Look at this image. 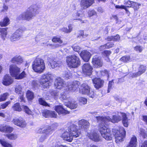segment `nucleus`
<instances>
[{
    "label": "nucleus",
    "mask_w": 147,
    "mask_h": 147,
    "mask_svg": "<svg viewBox=\"0 0 147 147\" xmlns=\"http://www.w3.org/2000/svg\"><path fill=\"white\" fill-rule=\"evenodd\" d=\"M98 121L99 122L98 126V129L102 136L106 140H109L110 136V131L108 128V122L109 120L103 117H96Z\"/></svg>",
    "instance_id": "1"
},
{
    "label": "nucleus",
    "mask_w": 147,
    "mask_h": 147,
    "mask_svg": "<svg viewBox=\"0 0 147 147\" xmlns=\"http://www.w3.org/2000/svg\"><path fill=\"white\" fill-rule=\"evenodd\" d=\"M80 82L75 81L72 82L68 83L67 85L65 83L63 80L61 78H58L55 80L54 84L55 87L58 89H64L67 88L69 90L74 91L76 90L80 85Z\"/></svg>",
    "instance_id": "2"
},
{
    "label": "nucleus",
    "mask_w": 147,
    "mask_h": 147,
    "mask_svg": "<svg viewBox=\"0 0 147 147\" xmlns=\"http://www.w3.org/2000/svg\"><path fill=\"white\" fill-rule=\"evenodd\" d=\"M39 8L38 6L36 4H33L28 8L26 11L19 15L17 19L19 20L29 21L34 16V13L36 12Z\"/></svg>",
    "instance_id": "3"
},
{
    "label": "nucleus",
    "mask_w": 147,
    "mask_h": 147,
    "mask_svg": "<svg viewBox=\"0 0 147 147\" xmlns=\"http://www.w3.org/2000/svg\"><path fill=\"white\" fill-rule=\"evenodd\" d=\"M20 69L16 65H11L10 66L9 72L11 76L15 79L20 80L26 77L27 74L25 72L23 71L21 74Z\"/></svg>",
    "instance_id": "4"
},
{
    "label": "nucleus",
    "mask_w": 147,
    "mask_h": 147,
    "mask_svg": "<svg viewBox=\"0 0 147 147\" xmlns=\"http://www.w3.org/2000/svg\"><path fill=\"white\" fill-rule=\"evenodd\" d=\"M112 131L116 143H119L123 140L125 136V131L123 127H114L112 129Z\"/></svg>",
    "instance_id": "5"
},
{
    "label": "nucleus",
    "mask_w": 147,
    "mask_h": 147,
    "mask_svg": "<svg viewBox=\"0 0 147 147\" xmlns=\"http://www.w3.org/2000/svg\"><path fill=\"white\" fill-rule=\"evenodd\" d=\"M32 69L35 72L40 73L45 69L44 60L39 58H36L32 63Z\"/></svg>",
    "instance_id": "6"
},
{
    "label": "nucleus",
    "mask_w": 147,
    "mask_h": 147,
    "mask_svg": "<svg viewBox=\"0 0 147 147\" xmlns=\"http://www.w3.org/2000/svg\"><path fill=\"white\" fill-rule=\"evenodd\" d=\"M66 61L68 66L71 68H76L80 64L79 57L75 55L67 56L66 58Z\"/></svg>",
    "instance_id": "7"
},
{
    "label": "nucleus",
    "mask_w": 147,
    "mask_h": 147,
    "mask_svg": "<svg viewBox=\"0 0 147 147\" xmlns=\"http://www.w3.org/2000/svg\"><path fill=\"white\" fill-rule=\"evenodd\" d=\"M51 78L52 76L50 74L42 75L39 82L44 88H48L51 84Z\"/></svg>",
    "instance_id": "8"
},
{
    "label": "nucleus",
    "mask_w": 147,
    "mask_h": 147,
    "mask_svg": "<svg viewBox=\"0 0 147 147\" xmlns=\"http://www.w3.org/2000/svg\"><path fill=\"white\" fill-rule=\"evenodd\" d=\"M79 89L80 92L82 94H86L92 98L94 97V92L90 91L89 86L86 84L84 83L82 84Z\"/></svg>",
    "instance_id": "9"
},
{
    "label": "nucleus",
    "mask_w": 147,
    "mask_h": 147,
    "mask_svg": "<svg viewBox=\"0 0 147 147\" xmlns=\"http://www.w3.org/2000/svg\"><path fill=\"white\" fill-rule=\"evenodd\" d=\"M26 30V28L24 26L20 27L10 37L11 40L13 42L19 40L21 37V34Z\"/></svg>",
    "instance_id": "10"
},
{
    "label": "nucleus",
    "mask_w": 147,
    "mask_h": 147,
    "mask_svg": "<svg viewBox=\"0 0 147 147\" xmlns=\"http://www.w3.org/2000/svg\"><path fill=\"white\" fill-rule=\"evenodd\" d=\"M77 126L74 124H72L68 127L69 133L73 137L76 138L80 134V130L78 129L77 128Z\"/></svg>",
    "instance_id": "11"
},
{
    "label": "nucleus",
    "mask_w": 147,
    "mask_h": 147,
    "mask_svg": "<svg viewBox=\"0 0 147 147\" xmlns=\"http://www.w3.org/2000/svg\"><path fill=\"white\" fill-rule=\"evenodd\" d=\"M47 130H49L47 128L44 129V127L39 129L38 132L43 134L41 136L39 139L40 142H43L50 135L51 131H47Z\"/></svg>",
    "instance_id": "12"
},
{
    "label": "nucleus",
    "mask_w": 147,
    "mask_h": 147,
    "mask_svg": "<svg viewBox=\"0 0 147 147\" xmlns=\"http://www.w3.org/2000/svg\"><path fill=\"white\" fill-rule=\"evenodd\" d=\"M12 122L15 125L22 128L25 127L26 125L25 121L21 117L14 119Z\"/></svg>",
    "instance_id": "13"
},
{
    "label": "nucleus",
    "mask_w": 147,
    "mask_h": 147,
    "mask_svg": "<svg viewBox=\"0 0 147 147\" xmlns=\"http://www.w3.org/2000/svg\"><path fill=\"white\" fill-rule=\"evenodd\" d=\"M87 136L90 139L95 142H98L100 140L99 135L94 131H91L90 132H88Z\"/></svg>",
    "instance_id": "14"
},
{
    "label": "nucleus",
    "mask_w": 147,
    "mask_h": 147,
    "mask_svg": "<svg viewBox=\"0 0 147 147\" xmlns=\"http://www.w3.org/2000/svg\"><path fill=\"white\" fill-rule=\"evenodd\" d=\"M94 2V0H81L80 3L81 9H86L92 5Z\"/></svg>",
    "instance_id": "15"
},
{
    "label": "nucleus",
    "mask_w": 147,
    "mask_h": 147,
    "mask_svg": "<svg viewBox=\"0 0 147 147\" xmlns=\"http://www.w3.org/2000/svg\"><path fill=\"white\" fill-rule=\"evenodd\" d=\"M82 71L83 73L88 75H90L92 72V67L88 63L84 64L82 66Z\"/></svg>",
    "instance_id": "16"
},
{
    "label": "nucleus",
    "mask_w": 147,
    "mask_h": 147,
    "mask_svg": "<svg viewBox=\"0 0 147 147\" xmlns=\"http://www.w3.org/2000/svg\"><path fill=\"white\" fill-rule=\"evenodd\" d=\"M54 109L59 115H64L69 113V112L64 109L63 106L61 105L55 106Z\"/></svg>",
    "instance_id": "17"
},
{
    "label": "nucleus",
    "mask_w": 147,
    "mask_h": 147,
    "mask_svg": "<svg viewBox=\"0 0 147 147\" xmlns=\"http://www.w3.org/2000/svg\"><path fill=\"white\" fill-rule=\"evenodd\" d=\"M146 70V67L143 65H140L138 69V71L137 73H131L129 76L130 77H136L141 75L144 73Z\"/></svg>",
    "instance_id": "18"
},
{
    "label": "nucleus",
    "mask_w": 147,
    "mask_h": 147,
    "mask_svg": "<svg viewBox=\"0 0 147 147\" xmlns=\"http://www.w3.org/2000/svg\"><path fill=\"white\" fill-rule=\"evenodd\" d=\"M13 82V79L9 75L6 74L3 78L2 83L5 86H8L11 84Z\"/></svg>",
    "instance_id": "19"
},
{
    "label": "nucleus",
    "mask_w": 147,
    "mask_h": 147,
    "mask_svg": "<svg viewBox=\"0 0 147 147\" xmlns=\"http://www.w3.org/2000/svg\"><path fill=\"white\" fill-rule=\"evenodd\" d=\"M92 81L94 87L97 89L101 88L104 83V81L99 78H94L92 80Z\"/></svg>",
    "instance_id": "20"
},
{
    "label": "nucleus",
    "mask_w": 147,
    "mask_h": 147,
    "mask_svg": "<svg viewBox=\"0 0 147 147\" xmlns=\"http://www.w3.org/2000/svg\"><path fill=\"white\" fill-rule=\"evenodd\" d=\"M80 56L85 61H88L91 56L89 52L86 50H84L80 53Z\"/></svg>",
    "instance_id": "21"
},
{
    "label": "nucleus",
    "mask_w": 147,
    "mask_h": 147,
    "mask_svg": "<svg viewBox=\"0 0 147 147\" xmlns=\"http://www.w3.org/2000/svg\"><path fill=\"white\" fill-rule=\"evenodd\" d=\"M92 63L94 67L96 68L101 67L102 65V61L97 56H94L93 57Z\"/></svg>",
    "instance_id": "22"
},
{
    "label": "nucleus",
    "mask_w": 147,
    "mask_h": 147,
    "mask_svg": "<svg viewBox=\"0 0 147 147\" xmlns=\"http://www.w3.org/2000/svg\"><path fill=\"white\" fill-rule=\"evenodd\" d=\"M61 137L64 140L69 142H71L73 140L72 137L71 135L69 133V131L68 129L67 130L62 134Z\"/></svg>",
    "instance_id": "23"
},
{
    "label": "nucleus",
    "mask_w": 147,
    "mask_h": 147,
    "mask_svg": "<svg viewBox=\"0 0 147 147\" xmlns=\"http://www.w3.org/2000/svg\"><path fill=\"white\" fill-rule=\"evenodd\" d=\"M78 123L79 127L82 129H86L89 126V122L87 121L84 119L79 120Z\"/></svg>",
    "instance_id": "24"
},
{
    "label": "nucleus",
    "mask_w": 147,
    "mask_h": 147,
    "mask_svg": "<svg viewBox=\"0 0 147 147\" xmlns=\"http://www.w3.org/2000/svg\"><path fill=\"white\" fill-rule=\"evenodd\" d=\"M22 88L21 86L18 85L15 88L16 92L18 94H20V99L21 100L20 102H22L24 101V98L23 93L22 91Z\"/></svg>",
    "instance_id": "25"
},
{
    "label": "nucleus",
    "mask_w": 147,
    "mask_h": 147,
    "mask_svg": "<svg viewBox=\"0 0 147 147\" xmlns=\"http://www.w3.org/2000/svg\"><path fill=\"white\" fill-rule=\"evenodd\" d=\"M120 114L122 117V122L123 125L126 127H127L129 125L128 121L129 120L127 117L126 114L120 112Z\"/></svg>",
    "instance_id": "26"
},
{
    "label": "nucleus",
    "mask_w": 147,
    "mask_h": 147,
    "mask_svg": "<svg viewBox=\"0 0 147 147\" xmlns=\"http://www.w3.org/2000/svg\"><path fill=\"white\" fill-rule=\"evenodd\" d=\"M13 130V128L9 126L5 125L0 126V131L2 132L11 133Z\"/></svg>",
    "instance_id": "27"
},
{
    "label": "nucleus",
    "mask_w": 147,
    "mask_h": 147,
    "mask_svg": "<svg viewBox=\"0 0 147 147\" xmlns=\"http://www.w3.org/2000/svg\"><path fill=\"white\" fill-rule=\"evenodd\" d=\"M65 106L69 107L71 109L76 108L78 106V105L76 102L73 101L70 102L69 101L65 102L64 104Z\"/></svg>",
    "instance_id": "28"
},
{
    "label": "nucleus",
    "mask_w": 147,
    "mask_h": 147,
    "mask_svg": "<svg viewBox=\"0 0 147 147\" xmlns=\"http://www.w3.org/2000/svg\"><path fill=\"white\" fill-rule=\"evenodd\" d=\"M121 116L120 114V112L117 115H113L112 118L111 119V122L113 123H117L121 119Z\"/></svg>",
    "instance_id": "29"
},
{
    "label": "nucleus",
    "mask_w": 147,
    "mask_h": 147,
    "mask_svg": "<svg viewBox=\"0 0 147 147\" xmlns=\"http://www.w3.org/2000/svg\"><path fill=\"white\" fill-rule=\"evenodd\" d=\"M11 61L13 63L20 64L23 62V60L21 56L16 55L12 59Z\"/></svg>",
    "instance_id": "30"
},
{
    "label": "nucleus",
    "mask_w": 147,
    "mask_h": 147,
    "mask_svg": "<svg viewBox=\"0 0 147 147\" xmlns=\"http://www.w3.org/2000/svg\"><path fill=\"white\" fill-rule=\"evenodd\" d=\"M73 28V27L72 25L70 24L68 26V29L66 27H63L60 28L59 30L66 33H69L72 31Z\"/></svg>",
    "instance_id": "31"
},
{
    "label": "nucleus",
    "mask_w": 147,
    "mask_h": 147,
    "mask_svg": "<svg viewBox=\"0 0 147 147\" xmlns=\"http://www.w3.org/2000/svg\"><path fill=\"white\" fill-rule=\"evenodd\" d=\"M59 98L62 100L69 101L71 99V98L69 95L66 94L64 92L61 93Z\"/></svg>",
    "instance_id": "32"
},
{
    "label": "nucleus",
    "mask_w": 147,
    "mask_h": 147,
    "mask_svg": "<svg viewBox=\"0 0 147 147\" xmlns=\"http://www.w3.org/2000/svg\"><path fill=\"white\" fill-rule=\"evenodd\" d=\"M136 138L135 136H133L131 139L129 145L127 147H136L137 143Z\"/></svg>",
    "instance_id": "33"
},
{
    "label": "nucleus",
    "mask_w": 147,
    "mask_h": 147,
    "mask_svg": "<svg viewBox=\"0 0 147 147\" xmlns=\"http://www.w3.org/2000/svg\"><path fill=\"white\" fill-rule=\"evenodd\" d=\"M7 28H0V32L1 33V38L3 40L5 39L6 36L7 34Z\"/></svg>",
    "instance_id": "34"
},
{
    "label": "nucleus",
    "mask_w": 147,
    "mask_h": 147,
    "mask_svg": "<svg viewBox=\"0 0 147 147\" xmlns=\"http://www.w3.org/2000/svg\"><path fill=\"white\" fill-rule=\"evenodd\" d=\"M49 61L51 67L53 68L59 66L62 64V62L61 61H56L52 60Z\"/></svg>",
    "instance_id": "35"
},
{
    "label": "nucleus",
    "mask_w": 147,
    "mask_h": 147,
    "mask_svg": "<svg viewBox=\"0 0 147 147\" xmlns=\"http://www.w3.org/2000/svg\"><path fill=\"white\" fill-rule=\"evenodd\" d=\"M58 126V124L57 123H54L50 126H46L44 128V129L47 128L49 129V130H48V131H51L50 134H51L52 133L53 131L56 129Z\"/></svg>",
    "instance_id": "36"
},
{
    "label": "nucleus",
    "mask_w": 147,
    "mask_h": 147,
    "mask_svg": "<svg viewBox=\"0 0 147 147\" xmlns=\"http://www.w3.org/2000/svg\"><path fill=\"white\" fill-rule=\"evenodd\" d=\"M9 19L7 17H5L3 22H0V26H5L9 23Z\"/></svg>",
    "instance_id": "37"
},
{
    "label": "nucleus",
    "mask_w": 147,
    "mask_h": 147,
    "mask_svg": "<svg viewBox=\"0 0 147 147\" xmlns=\"http://www.w3.org/2000/svg\"><path fill=\"white\" fill-rule=\"evenodd\" d=\"M80 14L79 13L77 12L74 13L72 15L71 17V21H73L77 20H80L78 18L80 16Z\"/></svg>",
    "instance_id": "38"
},
{
    "label": "nucleus",
    "mask_w": 147,
    "mask_h": 147,
    "mask_svg": "<svg viewBox=\"0 0 147 147\" xmlns=\"http://www.w3.org/2000/svg\"><path fill=\"white\" fill-rule=\"evenodd\" d=\"M14 111H20L22 110V109L21 107L20 104L18 103L15 104L12 107Z\"/></svg>",
    "instance_id": "39"
},
{
    "label": "nucleus",
    "mask_w": 147,
    "mask_h": 147,
    "mask_svg": "<svg viewBox=\"0 0 147 147\" xmlns=\"http://www.w3.org/2000/svg\"><path fill=\"white\" fill-rule=\"evenodd\" d=\"M26 95L27 98L29 100L32 99L34 97V94L33 93L29 90L27 92Z\"/></svg>",
    "instance_id": "40"
},
{
    "label": "nucleus",
    "mask_w": 147,
    "mask_h": 147,
    "mask_svg": "<svg viewBox=\"0 0 147 147\" xmlns=\"http://www.w3.org/2000/svg\"><path fill=\"white\" fill-rule=\"evenodd\" d=\"M141 5L140 3L134 2L132 3L131 7L134 8L135 11H137L140 8L139 6Z\"/></svg>",
    "instance_id": "41"
},
{
    "label": "nucleus",
    "mask_w": 147,
    "mask_h": 147,
    "mask_svg": "<svg viewBox=\"0 0 147 147\" xmlns=\"http://www.w3.org/2000/svg\"><path fill=\"white\" fill-rule=\"evenodd\" d=\"M22 108L23 109L25 112L28 115H32V112L28 108V107L25 105H23Z\"/></svg>",
    "instance_id": "42"
},
{
    "label": "nucleus",
    "mask_w": 147,
    "mask_h": 147,
    "mask_svg": "<svg viewBox=\"0 0 147 147\" xmlns=\"http://www.w3.org/2000/svg\"><path fill=\"white\" fill-rule=\"evenodd\" d=\"M9 96L8 93L6 92L0 96V102L5 100L7 97Z\"/></svg>",
    "instance_id": "43"
},
{
    "label": "nucleus",
    "mask_w": 147,
    "mask_h": 147,
    "mask_svg": "<svg viewBox=\"0 0 147 147\" xmlns=\"http://www.w3.org/2000/svg\"><path fill=\"white\" fill-rule=\"evenodd\" d=\"M39 103L40 104L45 106L49 107V105L45 100L42 98H40L38 99Z\"/></svg>",
    "instance_id": "44"
},
{
    "label": "nucleus",
    "mask_w": 147,
    "mask_h": 147,
    "mask_svg": "<svg viewBox=\"0 0 147 147\" xmlns=\"http://www.w3.org/2000/svg\"><path fill=\"white\" fill-rule=\"evenodd\" d=\"M79 101L80 104L84 105L87 103V100L85 98L81 97L79 98Z\"/></svg>",
    "instance_id": "45"
},
{
    "label": "nucleus",
    "mask_w": 147,
    "mask_h": 147,
    "mask_svg": "<svg viewBox=\"0 0 147 147\" xmlns=\"http://www.w3.org/2000/svg\"><path fill=\"white\" fill-rule=\"evenodd\" d=\"M50 111L44 110L42 112L43 116L45 117H48L50 116Z\"/></svg>",
    "instance_id": "46"
},
{
    "label": "nucleus",
    "mask_w": 147,
    "mask_h": 147,
    "mask_svg": "<svg viewBox=\"0 0 147 147\" xmlns=\"http://www.w3.org/2000/svg\"><path fill=\"white\" fill-rule=\"evenodd\" d=\"M139 132L145 138V136H147L146 132L147 130H145L142 128H140L139 130Z\"/></svg>",
    "instance_id": "47"
},
{
    "label": "nucleus",
    "mask_w": 147,
    "mask_h": 147,
    "mask_svg": "<svg viewBox=\"0 0 147 147\" xmlns=\"http://www.w3.org/2000/svg\"><path fill=\"white\" fill-rule=\"evenodd\" d=\"M130 57L129 56H125L122 57L120 59L121 61L125 62H127L130 60Z\"/></svg>",
    "instance_id": "48"
},
{
    "label": "nucleus",
    "mask_w": 147,
    "mask_h": 147,
    "mask_svg": "<svg viewBox=\"0 0 147 147\" xmlns=\"http://www.w3.org/2000/svg\"><path fill=\"white\" fill-rule=\"evenodd\" d=\"M7 136L8 138L10 140H15L17 138V136L16 135L12 134L7 135Z\"/></svg>",
    "instance_id": "49"
},
{
    "label": "nucleus",
    "mask_w": 147,
    "mask_h": 147,
    "mask_svg": "<svg viewBox=\"0 0 147 147\" xmlns=\"http://www.w3.org/2000/svg\"><path fill=\"white\" fill-rule=\"evenodd\" d=\"M53 42H58L60 43H62L63 42L62 41L60 38H58L57 36L54 37L52 40Z\"/></svg>",
    "instance_id": "50"
},
{
    "label": "nucleus",
    "mask_w": 147,
    "mask_h": 147,
    "mask_svg": "<svg viewBox=\"0 0 147 147\" xmlns=\"http://www.w3.org/2000/svg\"><path fill=\"white\" fill-rule=\"evenodd\" d=\"M72 47L74 51L78 52H79L81 49L80 46L76 45H74L72 46Z\"/></svg>",
    "instance_id": "51"
},
{
    "label": "nucleus",
    "mask_w": 147,
    "mask_h": 147,
    "mask_svg": "<svg viewBox=\"0 0 147 147\" xmlns=\"http://www.w3.org/2000/svg\"><path fill=\"white\" fill-rule=\"evenodd\" d=\"M0 142L2 145L5 147H12L11 144L5 141L1 140Z\"/></svg>",
    "instance_id": "52"
},
{
    "label": "nucleus",
    "mask_w": 147,
    "mask_h": 147,
    "mask_svg": "<svg viewBox=\"0 0 147 147\" xmlns=\"http://www.w3.org/2000/svg\"><path fill=\"white\" fill-rule=\"evenodd\" d=\"M50 92L51 95L55 97V98H58L60 96H59V93L55 90H51Z\"/></svg>",
    "instance_id": "53"
},
{
    "label": "nucleus",
    "mask_w": 147,
    "mask_h": 147,
    "mask_svg": "<svg viewBox=\"0 0 147 147\" xmlns=\"http://www.w3.org/2000/svg\"><path fill=\"white\" fill-rule=\"evenodd\" d=\"M88 14L89 17H90L96 15V13L94 10H89L88 11Z\"/></svg>",
    "instance_id": "54"
},
{
    "label": "nucleus",
    "mask_w": 147,
    "mask_h": 147,
    "mask_svg": "<svg viewBox=\"0 0 147 147\" xmlns=\"http://www.w3.org/2000/svg\"><path fill=\"white\" fill-rule=\"evenodd\" d=\"M143 49L142 47L140 46H137L134 48V49L136 51L141 52Z\"/></svg>",
    "instance_id": "55"
},
{
    "label": "nucleus",
    "mask_w": 147,
    "mask_h": 147,
    "mask_svg": "<svg viewBox=\"0 0 147 147\" xmlns=\"http://www.w3.org/2000/svg\"><path fill=\"white\" fill-rule=\"evenodd\" d=\"M133 2L132 1H128L126 2L125 4L126 5L125 6L127 7H131L132 6V3Z\"/></svg>",
    "instance_id": "56"
},
{
    "label": "nucleus",
    "mask_w": 147,
    "mask_h": 147,
    "mask_svg": "<svg viewBox=\"0 0 147 147\" xmlns=\"http://www.w3.org/2000/svg\"><path fill=\"white\" fill-rule=\"evenodd\" d=\"M120 38V37L119 35H117L114 36H111V40L114 41L118 40H119Z\"/></svg>",
    "instance_id": "57"
},
{
    "label": "nucleus",
    "mask_w": 147,
    "mask_h": 147,
    "mask_svg": "<svg viewBox=\"0 0 147 147\" xmlns=\"http://www.w3.org/2000/svg\"><path fill=\"white\" fill-rule=\"evenodd\" d=\"M112 19H115L116 21H117L116 23H118V24H119L121 23V20L120 19H118L117 16L116 15H114L113 16H112Z\"/></svg>",
    "instance_id": "58"
},
{
    "label": "nucleus",
    "mask_w": 147,
    "mask_h": 147,
    "mask_svg": "<svg viewBox=\"0 0 147 147\" xmlns=\"http://www.w3.org/2000/svg\"><path fill=\"white\" fill-rule=\"evenodd\" d=\"M50 117L54 118H56L57 117V114L54 111H50Z\"/></svg>",
    "instance_id": "59"
},
{
    "label": "nucleus",
    "mask_w": 147,
    "mask_h": 147,
    "mask_svg": "<svg viewBox=\"0 0 147 147\" xmlns=\"http://www.w3.org/2000/svg\"><path fill=\"white\" fill-rule=\"evenodd\" d=\"M10 103V101H7L5 103L2 105H1V108L2 109H5L8 105Z\"/></svg>",
    "instance_id": "60"
},
{
    "label": "nucleus",
    "mask_w": 147,
    "mask_h": 147,
    "mask_svg": "<svg viewBox=\"0 0 147 147\" xmlns=\"http://www.w3.org/2000/svg\"><path fill=\"white\" fill-rule=\"evenodd\" d=\"M71 74L69 71L66 72H65V74L64 77L66 78H69L71 77Z\"/></svg>",
    "instance_id": "61"
},
{
    "label": "nucleus",
    "mask_w": 147,
    "mask_h": 147,
    "mask_svg": "<svg viewBox=\"0 0 147 147\" xmlns=\"http://www.w3.org/2000/svg\"><path fill=\"white\" fill-rule=\"evenodd\" d=\"M110 51H104L103 55L106 56L107 58H109V56L110 55Z\"/></svg>",
    "instance_id": "62"
},
{
    "label": "nucleus",
    "mask_w": 147,
    "mask_h": 147,
    "mask_svg": "<svg viewBox=\"0 0 147 147\" xmlns=\"http://www.w3.org/2000/svg\"><path fill=\"white\" fill-rule=\"evenodd\" d=\"M102 47H105L106 49H109L110 47V43L109 42L107 43L105 45L102 46L100 47V49H101Z\"/></svg>",
    "instance_id": "63"
},
{
    "label": "nucleus",
    "mask_w": 147,
    "mask_h": 147,
    "mask_svg": "<svg viewBox=\"0 0 147 147\" xmlns=\"http://www.w3.org/2000/svg\"><path fill=\"white\" fill-rule=\"evenodd\" d=\"M101 74L103 75H107L108 77H109V75L108 74V71L106 70H104L101 72Z\"/></svg>",
    "instance_id": "64"
}]
</instances>
